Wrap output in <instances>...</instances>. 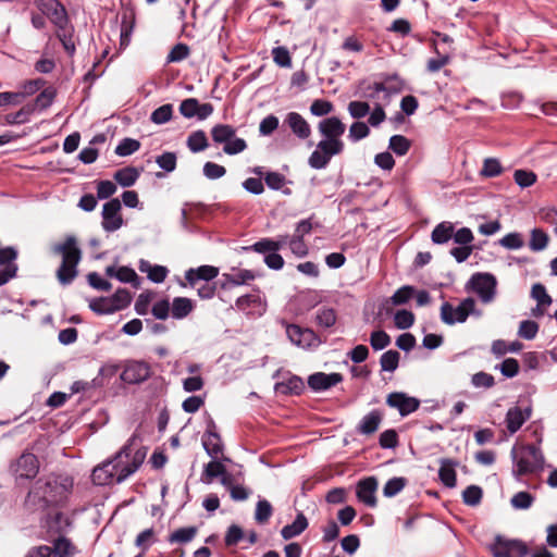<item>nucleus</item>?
I'll list each match as a JSON object with an SVG mask.
<instances>
[{"label":"nucleus","instance_id":"1","mask_svg":"<svg viewBox=\"0 0 557 557\" xmlns=\"http://www.w3.org/2000/svg\"><path fill=\"white\" fill-rule=\"evenodd\" d=\"M135 438L132 436L112 459L103 461L92 470L94 484L102 486L114 481L121 483L139 469L146 458V449L139 448L132 454Z\"/></svg>","mask_w":557,"mask_h":557},{"label":"nucleus","instance_id":"2","mask_svg":"<svg viewBox=\"0 0 557 557\" xmlns=\"http://www.w3.org/2000/svg\"><path fill=\"white\" fill-rule=\"evenodd\" d=\"M74 485L73 478L50 474L38 479L29 490L25 505L32 510H45L49 506L63 505Z\"/></svg>","mask_w":557,"mask_h":557},{"label":"nucleus","instance_id":"3","mask_svg":"<svg viewBox=\"0 0 557 557\" xmlns=\"http://www.w3.org/2000/svg\"><path fill=\"white\" fill-rule=\"evenodd\" d=\"M52 252L62 256V262L57 270V278L63 286L70 285L78 274L77 265L82 259V251L77 246L76 237L66 236L63 243L52 246Z\"/></svg>","mask_w":557,"mask_h":557},{"label":"nucleus","instance_id":"4","mask_svg":"<svg viewBox=\"0 0 557 557\" xmlns=\"http://www.w3.org/2000/svg\"><path fill=\"white\" fill-rule=\"evenodd\" d=\"M511 457L513 461L512 474L516 478L543 469L544 457L541 449L535 445L522 446L519 450L513 447Z\"/></svg>","mask_w":557,"mask_h":557},{"label":"nucleus","instance_id":"5","mask_svg":"<svg viewBox=\"0 0 557 557\" xmlns=\"http://www.w3.org/2000/svg\"><path fill=\"white\" fill-rule=\"evenodd\" d=\"M470 314L475 317L482 314L480 310H476L475 300L472 297L462 299L457 307H453L448 301L441 306V320L447 325L463 323Z\"/></svg>","mask_w":557,"mask_h":557},{"label":"nucleus","instance_id":"6","mask_svg":"<svg viewBox=\"0 0 557 557\" xmlns=\"http://www.w3.org/2000/svg\"><path fill=\"white\" fill-rule=\"evenodd\" d=\"M488 550L493 557H527L529 556V546L519 539H509L497 534L488 545Z\"/></svg>","mask_w":557,"mask_h":557},{"label":"nucleus","instance_id":"7","mask_svg":"<svg viewBox=\"0 0 557 557\" xmlns=\"http://www.w3.org/2000/svg\"><path fill=\"white\" fill-rule=\"evenodd\" d=\"M344 147L343 140H320L308 159L309 166L314 170L325 169L334 156L344 151Z\"/></svg>","mask_w":557,"mask_h":557},{"label":"nucleus","instance_id":"8","mask_svg":"<svg viewBox=\"0 0 557 557\" xmlns=\"http://www.w3.org/2000/svg\"><path fill=\"white\" fill-rule=\"evenodd\" d=\"M496 278L491 273H474L466 284V289L474 292L482 302L493 301L496 295Z\"/></svg>","mask_w":557,"mask_h":557},{"label":"nucleus","instance_id":"9","mask_svg":"<svg viewBox=\"0 0 557 557\" xmlns=\"http://www.w3.org/2000/svg\"><path fill=\"white\" fill-rule=\"evenodd\" d=\"M34 3L57 29L71 25L67 12L59 0H34Z\"/></svg>","mask_w":557,"mask_h":557},{"label":"nucleus","instance_id":"10","mask_svg":"<svg viewBox=\"0 0 557 557\" xmlns=\"http://www.w3.org/2000/svg\"><path fill=\"white\" fill-rule=\"evenodd\" d=\"M286 335L292 344L301 348H317L321 344L319 336L310 329H302L297 324H285Z\"/></svg>","mask_w":557,"mask_h":557},{"label":"nucleus","instance_id":"11","mask_svg":"<svg viewBox=\"0 0 557 557\" xmlns=\"http://www.w3.org/2000/svg\"><path fill=\"white\" fill-rule=\"evenodd\" d=\"M121 209L122 205L117 198H112L103 205L101 226L106 232L112 233L123 226L124 221L120 214Z\"/></svg>","mask_w":557,"mask_h":557},{"label":"nucleus","instance_id":"12","mask_svg":"<svg viewBox=\"0 0 557 557\" xmlns=\"http://www.w3.org/2000/svg\"><path fill=\"white\" fill-rule=\"evenodd\" d=\"M73 517L63 512L48 515L42 527L49 539L65 536L73 529Z\"/></svg>","mask_w":557,"mask_h":557},{"label":"nucleus","instance_id":"13","mask_svg":"<svg viewBox=\"0 0 557 557\" xmlns=\"http://www.w3.org/2000/svg\"><path fill=\"white\" fill-rule=\"evenodd\" d=\"M150 367L145 361H127L120 379L126 384H140L150 377Z\"/></svg>","mask_w":557,"mask_h":557},{"label":"nucleus","instance_id":"14","mask_svg":"<svg viewBox=\"0 0 557 557\" xmlns=\"http://www.w3.org/2000/svg\"><path fill=\"white\" fill-rule=\"evenodd\" d=\"M386 404L391 408L397 409L401 417L409 416L420 407V400L418 398L409 396L404 392H393L388 394Z\"/></svg>","mask_w":557,"mask_h":557},{"label":"nucleus","instance_id":"15","mask_svg":"<svg viewBox=\"0 0 557 557\" xmlns=\"http://www.w3.org/2000/svg\"><path fill=\"white\" fill-rule=\"evenodd\" d=\"M14 473L22 479H33L39 471V462L33 453H23L12 466Z\"/></svg>","mask_w":557,"mask_h":557},{"label":"nucleus","instance_id":"16","mask_svg":"<svg viewBox=\"0 0 557 557\" xmlns=\"http://www.w3.org/2000/svg\"><path fill=\"white\" fill-rule=\"evenodd\" d=\"M201 442L203 449L212 458H216L218 455L223 451L224 446L220 434L216 432V425L212 419H210L207 423V430L202 435Z\"/></svg>","mask_w":557,"mask_h":557},{"label":"nucleus","instance_id":"17","mask_svg":"<svg viewBox=\"0 0 557 557\" xmlns=\"http://www.w3.org/2000/svg\"><path fill=\"white\" fill-rule=\"evenodd\" d=\"M377 485L379 483L375 476H368L360 480L356 486V496L358 500L368 507L374 508L377 504L375 497Z\"/></svg>","mask_w":557,"mask_h":557},{"label":"nucleus","instance_id":"18","mask_svg":"<svg viewBox=\"0 0 557 557\" xmlns=\"http://www.w3.org/2000/svg\"><path fill=\"white\" fill-rule=\"evenodd\" d=\"M343 381V375L337 372H315L308 377V385L314 392L326 391Z\"/></svg>","mask_w":557,"mask_h":557},{"label":"nucleus","instance_id":"19","mask_svg":"<svg viewBox=\"0 0 557 557\" xmlns=\"http://www.w3.org/2000/svg\"><path fill=\"white\" fill-rule=\"evenodd\" d=\"M258 276V273L253 270L247 269H232L231 273H223L222 281L220 283L221 288L227 289L234 286L245 285L250 281H253Z\"/></svg>","mask_w":557,"mask_h":557},{"label":"nucleus","instance_id":"20","mask_svg":"<svg viewBox=\"0 0 557 557\" xmlns=\"http://www.w3.org/2000/svg\"><path fill=\"white\" fill-rule=\"evenodd\" d=\"M318 129L323 139L342 140L346 126L337 116H330L319 122Z\"/></svg>","mask_w":557,"mask_h":557},{"label":"nucleus","instance_id":"21","mask_svg":"<svg viewBox=\"0 0 557 557\" xmlns=\"http://www.w3.org/2000/svg\"><path fill=\"white\" fill-rule=\"evenodd\" d=\"M531 417V408L528 407L525 409H521L518 406L511 407L508 409L505 418L507 430L510 434H515L523 423L530 419Z\"/></svg>","mask_w":557,"mask_h":557},{"label":"nucleus","instance_id":"22","mask_svg":"<svg viewBox=\"0 0 557 557\" xmlns=\"http://www.w3.org/2000/svg\"><path fill=\"white\" fill-rule=\"evenodd\" d=\"M219 275V269L213 265H200L190 268L185 272V280L190 286H195L198 281L210 282Z\"/></svg>","mask_w":557,"mask_h":557},{"label":"nucleus","instance_id":"23","mask_svg":"<svg viewBox=\"0 0 557 557\" xmlns=\"http://www.w3.org/2000/svg\"><path fill=\"white\" fill-rule=\"evenodd\" d=\"M284 123L288 125L293 134L299 139H307L311 135V128L309 123L298 112H289Z\"/></svg>","mask_w":557,"mask_h":557},{"label":"nucleus","instance_id":"24","mask_svg":"<svg viewBox=\"0 0 557 557\" xmlns=\"http://www.w3.org/2000/svg\"><path fill=\"white\" fill-rule=\"evenodd\" d=\"M382 413L374 409L367 413L359 422L357 432L362 435H371L375 433L382 422Z\"/></svg>","mask_w":557,"mask_h":557},{"label":"nucleus","instance_id":"25","mask_svg":"<svg viewBox=\"0 0 557 557\" xmlns=\"http://www.w3.org/2000/svg\"><path fill=\"white\" fill-rule=\"evenodd\" d=\"M458 466V462L448 459L443 458L441 459V467L438 469V478L441 482L448 488H453L456 486L457 480H456V471L455 468Z\"/></svg>","mask_w":557,"mask_h":557},{"label":"nucleus","instance_id":"26","mask_svg":"<svg viewBox=\"0 0 557 557\" xmlns=\"http://www.w3.org/2000/svg\"><path fill=\"white\" fill-rule=\"evenodd\" d=\"M143 170H144L143 168L137 169V168L131 166V165L124 166V168L117 170L114 173L113 177L120 186L131 187L137 182Z\"/></svg>","mask_w":557,"mask_h":557},{"label":"nucleus","instance_id":"27","mask_svg":"<svg viewBox=\"0 0 557 557\" xmlns=\"http://www.w3.org/2000/svg\"><path fill=\"white\" fill-rule=\"evenodd\" d=\"M308 519L299 511L293 523L283 527L281 535L284 540H290L301 534L308 528Z\"/></svg>","mask_w":557,"mask_h":557},{"label":"nucleus","instance_id":"28","mask_svg":"<svg viewBox=\"0 0 557 557\" xmlns=\"http://www.w3.org/2000/svg\"><path fill=\"white\" fill-rule=\"evenodd\" d=\"M454 231L455 226L451 222L443 221L433 228L431 233V239L435 245L447 244L450 239H453Z\"/></svg>","mask_w":557,"mask_h":557},{"label":"nucleus","instance_id":"29","mask_svg":"<svg viewBox=\"0 0 557 557\" xmlns=\"http://www.w3.org/2000/svg\"><path fill=\"white\" fill-rule=\"evenodd\" d=\"M384 88L385 87L383 86V84L381 82L371 83L368 81H362L358 85L357 94L361 98L377 99V98H380V94L383 92L385 95Z\"/></svg>","mask_w":557,"mask_h":557},{"label":"nucleus","instance_id":"30","mask_svg":"<svg viewBox=\"0 0 557 557\" xmlns=\"http://www.w3.org/2000/svg\"><path fill=\"white\" fill-rule=\"evenodd\" d=\"M194 310V302L187 297H175L172 301V317L176 320L186 318Z\"/></svg>","mask_w":557,"mask_h":557},{"label":"nucleus","instance_id":"31","mask_svg":"<svg viewBox=\"0 0 557 557\" xmlns=\"http://www.w3.org/2000/svg\"><path fill=\"white\" fill-rule=\"evenodd\" d=\"M304 381L296 375H293L288 377L286 381L278 382L275 384L276 392L285 395H299L304 391Z\"/></svg>","mask_w":557,"mask_h":557},{"label":"nucleus","instance_id":"32","mask_svg":"<svg viewBox=\"0 0 557 557\" xmlns=\"http://www.w3.org/2000/svg\"><path fill=\"white\" fill-rule=\"evenodd\" d=\"M57 96V90L54 87L49 86L45 88L35 99L34 103L32 106L28 104L32 112L35 110L44 111L48 109L52 102L54 101V98Z\"/></svg>","mask_w":557,"mask_h":557},{"label":"nucleus","instance_id":"33","mask_svg":"<svg viewBox=\"0 0 557 557\" xmlns=\"http://www.w3.org/2000/svg\"><path fill=\"white\" fill-rule=\"evenodd\" d=\"M264 183L272 190H281L286 196L292 194L290 188H284L287 180L282 173L274 171L267 172L264 175Z\"/></svg>","mask_w":557,"mask_h":557},{"label":"nucleus","instance_id":"34","mask_svg":"<svg viewBox=\"0 0 557 557\" xmlns=\"http://www.w3.org/2000/svg\"><path fill=\"white\" fill-rule=\"evenodd\" d=\"M53 542L52 556L71 557L74 555L75 547L66 536L50 539Z\"/></svg>","mask_w":557,"mask_h":557},{"label":"nucleus","instance_id":"35","mask_svg":"<svg viewBox=\"0 0 557 557\" xmlns=\"http://www.w3.org/2000/svg\"><path fill=\"white\" fill-rule=\"evenodd\" d=\"M186 145L193 153H197L203 151L209 146V143L206 133L199 129L188 136Z\"/></svg>","mask_w":557,"mask_h":557},{"label":"nucleus","instance_id":"36","mask_svg":"<svg viewBox=\"0 0 557 557\" xmlns=\"http://www.w3.org/2000/svg\"><path fill=\"white\" fill-rule=\"evenodd\" d=\"M226 471V468L220 461L213 460L205 466L201 481L206 484H210L215 478H221Z\"/></svg>","mask_w":557,"mask_h":557},{"label":"nucleus","instance_id":"37","mask_svg":"<svg viewBox=\"0 0 557 557\" xmlns=\"http://www.w3.org/2000/svg\"><path fill=\"white\" fill-rule=\"evenodd\" d=\"M211 136L215 144H225L235 136V128L228 124H218L212 127Z\"/></svg>","mask_w":557,"mask_h":557},{"label":"nucleus","instance_id":"38","mask_svg":"<svg viewBox=\"0 0 557 557\" xmlns=\"http://www.w3.org/2000/svg\"><path fill=\"white\" fill-rule=\"evenodd\" d=\"M337 320L336 311L330 307H321L317 310L315 322L324 329L332 327Z\"/></svg>","mask_w":557,"mask_h":557},{"label":"nucleus","instance_id":"39","mask_svg":"<svg viewBox=\"0 0 557 557\" xmlns=\"http://www.w3.org/2000/svg\"><path fill=\"white\" fill-rule=\"evenodd\" d=\"M243 251H255L258 253H272L278 251V246L274 243L273 238H262L250 246L242 247Z\"/></svg>","mask_w":557,"mask_h":557},{"label":"nucleus","instance_id":"40","mask_svg":"<svg viewBox=\"0 0 557 557\" xmlns=\"http://www.w3.org/2000/svg\"><path fill=\"white\" fill-rule=\"evenodd\" d=\"M197 534L196 527L180 528L172 532L168 539L169 543L186 544L191 542Z\"/></svg>","mask_w":557,"mask_h":557},{"label":"nucleus","instance_id":"41","mask_svg":"<svg viewBox=\"0 0 557 557\" xmlns=\"http://www.w3.org/2000/svg\"><path fill=\"white\" fill-rule=\"evenodd\" d=\"M385 87V98H388L393 94H398L406 88V82L399 77L397 73H394L381 82Z\"/></svg>","mask_w":557,"mask_h":557},{"label":"nucleus","instance_id":"42","mask_svg":"<svg viewBox=\"0 0 557 557\" xmlns=\"http://www.w3.org/2000/svg\"><path fill=\"white\" fill-rule=\"evenodd\" d=\"M73 26H66L55 30V35L62 42V46L69 55H73L75 52V42L73 40Z\"/></svg>","mask_w":557,"mask_h":557},{"label":"nucleus","instance_id":"43","mask_svg":"<svg viewBox=\"0 0 557 557\" xmlns=\"http://www.w3.org/2000/svg\"><path fill=\"white\" fill-rule=\"evenodd\" d=\"M411 147V141L403 135H393L388 141V148L399 157L407 154Z\"/></svg>","mask_w":557,"mask_h":557},{"label":"nucleus","instance_id":"44","mask_svg":"<svg viewBox=\"0 0 557 557\" xmlns=\"http://www.w3.org/2000/svg\"><path fill=\"white\" fill-rule=\"evenodd\" d=\"M114 312L125 309L132 301V295L126 288H119L111 297H108Z\"/></svg>","mask_w":557,"mask_h":557},{"label":"nucleus","instance_id":"45","mask_svg":"<svg viewBox=\"0 0 557 557\" xmlns=\"http://www.w3.org/2000/svg\"><path fill=\"white\" fill-rule=\"evenodd\" d=\"M400 354L397 350L391 349L382 354L380 358V366L382 371L394 372L399 364Z\"/></svg>","mask_w":557,"mask_h":557},{"label":"nucleus","instance_id":"46","mask_svg":"<svg viewBox=\"0 0 557 557\" xmlns=\"http://www.w3.org/2000/svg\"><path fill=\"white\" fill-rule=\"evenodd\" d=\"M548 240V235L543 230L533 228L531 231L529 247L532 251H542L547 247Z\"/></svg>","mask_w":557,"mask_h":557},{"label":"nucleus","instance_id":"47","mask_svg":"<svg viewBox=\"0 0 557 557\" xmlns=\"http://www.w3.org/2000/svg\"><path fill=\"white\" fill-rule=\"evenodd\" d=\"M483 497V490L479 485H469L462 492V502L467 506H478Z\"/></svg>","mask_w":557,"mask_h":557},{"label":"nucleus","instance_id":"48","mask_svg":"<svg viewBox=\"0 0 557 557\" xmlns=\"http://www.w3.org/2000/svg\"><path fill=\"white\" fill-rule=\"evenodd\" d=\"M414 294L416 288L413 286L404 285L391 296L389 301L394 306L405 305L414 296Z\"/></svg>","mask_w":557,"mask_h":557},{"label":"nucleus","instance_id":"49","mask_svg":"<svg viewBox=\"0 0 557 557\" xmlns=\"http://www.w3.org/2000/svg\"><path fill=\"white\" fill-rule=\"evenodd\" d=\"M140 148V143L134 138H123L115 147L114 152L120 157H127L135 153Z\"/></svg>","mask_w":557,"mask_h":557},{"label":"nucleus","instance_id":"50","mask_svg":"<svg viewBox=\"0 0 557 557\" xmlns=\"http://www.w3.org/2000/svg\"><path fill=\"white\" fill-rule=\"evenodd\" d=\"M273 513L272 505L267 499H259L256 505L255 519L258 523L263 524L269 521Z\"/></svg>","mask_w":557,"mask_h":557},{"label":"nucleus","instance_id":"51","mask_svg":"<svg viewBox=\"0 0 557 557\" xmlns=\"http://www.w3.org/2000/svg\"><path fill=\"white\" fill-rule=\"evenodd\" d=\"M406 484L407 480L403 476L392 478L385 483L383 487V495L388 498L394 497L404 490Z\"/></svg>","mask_w":557,"mask_h":557},{"label":"nucleus","instance_id":"52","mask_svg":"<svg viewBox=\"0 0 557 557\" xmlns=\"http://www.w3.org/2000/svg\"><path fill=\"white\" fill-rule=\"evenodd\" d=\"M261 304V298L256 294H246L236 299V309L246 313H250V309Z\"/></svg>","mask_w":557,"mask_h":557},{"label":"nucleus","instance_id":"53","mask_svg":"<svg viewBox=\"0 0 557 557\" xmlns=\"http://www.w3.org/2000/svg\"><path fill=\"white\" fill-rule=\"evenodd\" d=\"M540 325L533 320H523L520 322L518 335L527 341H532L539 333Z\"/></svg>","mask_w":557,"mask_h":557},{"label":"nucleus","instance_id":"54","mask_svg":"<svg viewBox=\"0 0 557 557\" xmlns=\"http://www.w3.org/2000/svg\"><path fill=\"white\" fill-rule=\"evenodd\" d=\"M414 323V314L407 310H397L394 314V324L398 330L410 329Z\"/></svg>","mask_w":557,"mask_h":557},{"label":"nucleus","instance_id":"55","mask_svg":"<svg viewBox=\"0 0 557 557\" xmlns=\"http://www.w3.org/2000/svg\"><path fill=\"white\" fill-rule=\"evenodd\" d=\"M370 134V128L364 122H354L349 127L348 139L351 143H357Z\"/></svg>","mask_w":557,"mask_h":557},{"label":"nucleus","instance_id":"56","mask_svg":"<svg viewBox=\"0 0 557 557\" xmlns=\"http://www.w3.org/2000/svg\"><path fill=\"white\" fill-rule=\"evenodd\" d=\"M503 166L498 159L496 158H486L483 162V166L480 171V174L484 177H495L502 174Z\"/></svg>","mask_w":557,"mask_h":557},{"label":"nucleus","instance_id":"57","mask_svg":"<svg viewBox=\"0 0 557 557\" xmlns=\"http://www.w3.org/2000/svg\"><path fill=\"white\" fill-rule=\"evenodd\" d=\"M89 308L97 314H111L114 313V309L108 297H98L89 301Z\"/></svg>","mask_w":557,"mask_h":557},{"label":"nucleus","instance_id":"58","mask_svg":"<svg viewBox=\"0 0 557 557\" xmlns=\"http://www.w3.org/2000/svg\"><path fill=\"white\" fill-rule=\"evenodd\" d=\"M176 153L172 151H165L156 158L158 166L168 173H171L176 169Z\"/></svg>","mask_w":557,"mask_h":557},{"label":"nucleus","instance_id":"59","mask_svg":"<svg viewBox=\"0 0 557 557\" xmlns=\"http://www.w3.org/2000/svg\"><path fill=\"white\" fill-rule=\"evenodd\" d=\"M533 502L534 496L529 492H518L510 499L511 506L520 510L529 509Z\"/></svg>","mask_w":557,"mask_h":557},{"label":"nucleus","instance_id":"60","mask_svg":"<svg viewBox=\"0 0 557 557\" xmlns=\"http://www.w3.org/2000/svg\"><path fill=\"white\" fill-rule=\"evenodd\" d=\"M172 104H163L157 108L150 115V121L154 124L161 125L169 122L172 117Z\"/></svg>","mask_w":557,"mask_h":557},{"label":"nucleus","instance_id":"61","mask_svg":"<svg viewBox=\"0 0 557 557\" xmlns=\"http://www.w3.org/2000/svg\"><path fill=\"white\" fill-rule=\"evenodd\" d=\"M391 344V336L383 330L373 331L370 335V345L374 350H382Z\"/></svg>","mask_w":557,"mask_h":557},{"label":"nucleus","instance_id":"62","mask_svg":"<svg viewBox=\"0 0 557 557\" xmlns=\"http://www.w3.org/2000/svg\"><path fill=\"white\" fill-rule=\"evenodd\" d=\"M500 371V373L507 377L512 379L519 373V362L515 358H506L500 364L495 367Z\"/></svg>","mask_w":557,"mask_h":557},{"label":"nucleus","instance_id":"63","mask_svg":"<svg viewBox=\"0 0 557 557\" xmlns=\"http://www.w3.org/2000/svg\"><path fill=\"white\" fill-rule=\"evenodd\" d=\"M499 245L509 250H517L523 247L524 242L520 233H508L499 239Z\"/></svg>","mask_w":557,"mask_h":557},{"label":"nucleus","instance_id":"64","mask_svg":"<svg viewBox=\"0 0 557 557\" xmlns=\"http://www.w3.org/2000/svg\"><path fill=\"white\" fill-rule=\"evenodd\" d=\"M513 178L519 187L527 188L536 182V174L532 171L516 170L513 173Z\"/></svg>","mask_w":557,"mask_h":557}]
</instances>
